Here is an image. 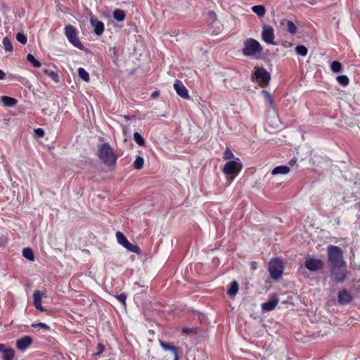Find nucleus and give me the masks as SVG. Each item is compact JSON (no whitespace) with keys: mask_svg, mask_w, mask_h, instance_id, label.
<instances>
[{"mask_svg":"<svg viewBox=\"0 0 360 360\" xmlns=\"http://www.w3.org/2000/svg\"><path fill=\"white\" fill-rule=\"evenodd\" d=\"M327 255L330 276L337 283L344 282L347 275V269L342 250L339 246L330 245L327 247Z\"/></svg>","mask_w":360,"mask_h":360,"instance_id":"f257e3e1","label":"nucleus"},{"mask_svg":"<svg viewBox=\"0 0 360 360\" xmlns=\"http://www.w3.org/2000/svg\"><path fill=\"white\" fill-rule=\"evenodd\" d=\"M91 24L92 26L94 27V33L96 34V35H98L100 36L101 34H103V31H104V28H105V26H104V24L103 22L97 20V19H91Z\"/></svg>","mask_w":360,"mask_h":360,"instance_id":"f3484780","label":"nucleus"},{"mask_svg":"<svg viewBox=\"0 0 360 360\" xmlns=\"http://www.w3.org/2000/svg\"><path fill=\"white\" fill-rule=\"evenodd\" d=\"M337 223H338V224H340V219H338Z\"/></svg>","mask_w":360,"mask_h":360,"instance_id":"09e8293b","label":"nucleus"},{"mask_svg":"<svg viewBox=\"0 0 360 360\" xmlns=\"http://www.w3.org/2000/svg\"><path fill=\"white\" fill-rule=\"evenodd\" d=\"M33 304L37 309L41 311H44L41 306V292L39 290H35L33 293Z\"/></svg>","mask_w":360,"mask_h":360,"instance_id":"a211bd4d","label":"nucleus"},{"mask_svg":"<svg viewBox=\"0 0 360 360\" xmlns=\"http://www.w3.org/2000/svg\"><path fill=\"white\" fill-rule=\"evenodd\" d=\"M287 25V31L292 34H295L297 31V27L295 23L291 20H285Z\"/></svg>","mask_w":360,"mask_h":360,"instance_id":"c756f323","label":"nucleus"},{"mask_svg":"<svg viewBox=\"0 0 360 360\" xmlns=\"http://www.w3.org/2000/svg\"><path fill=\"white\" fill-rule=\"evenodd\" d=\"M233 158H234V155H233V152L229 148H227L226 149L225 152L224 153L223 158L224 160H231Z\"/></svg>","mask_w":360,"mask_h":360,"instance_id":"4c0bfd02","label":"nucleus"},{"mask_svg":"<svg viewBox=\"0 0 360 360\" xmlns=\"http://www.w3.org/2000/svg\"><path fill=\"white\" fill-rule=\"evenodd\" d=\"M359 207H360V205H359Z\"/></svg>","mask_w":360,"mask_h":360,"instance_id":"8fccbe9b","label":"nucleus"},{"mask_svg":"<svg viewBox=\"0 0 360 360\" xmlns=\"http://www.w3.org/2000/svg\"><path fill=\"white\" fill-rule=\"evenodd\" d=\"M296 53L302 56H306L308 53V49L303 45H298L295 47Z\"/></svg>","mask_w":360,"mask_h":360,"instance_id":"2f4dec72","label":"nucleus"},{"mask_svg":"<svg viewBox=\"0 0 360 360\" xmlns=\"http://www.w3.org/2000/svg\"><path fill=\"white\" fill-rule=\"evenodd\" d=\"M5 77H6V74H5V72H4L3 70H1L0 69V80H3V79H5Z\"/></svg>","mask_w":360,"mask_h":360,"instance_id":"c03bdc74","label":"nucleus"},{"mask_svg":"<svg viewBox=\"0 0 360 360\" xmlns=\"http://www.w3.org/2000/svg\"><path fill=\"white\" fill-rule=\"evenodd\" d=\"M290 172V168L285 165H279L274 167L271 172L273 175L286 174Z\"/></svg>","mask_w":360,"mask_h":360,"instance_id":"412c9836","label":"nucleus"},{"mask_svg":"<svg viewBox=\"0 0 360 360\" xmlns=\"http://www.w3.org/2000/svg\"><path fill=\"white\" fill-rule=\"evenodd\" d=\"M242 164L238 158L236 160L228 161L222 169L223 173L226 176L235 178L242 169Z\"/></svg>","mask_w":360,"mask_h":360,"instance_id":"423d86ee","label":"nucleus"},{"mask_svg":"<svg viewBox=\"0 0 360 360\" xmlns=\"http://www.w3.org/2000/svg\"><path fill=\"white\" fill-rule=\"evenodd\" d=\"M35 135L37 138H41L44 136V131L41 128H37L34 130Z\"/></svg>","mask_w":360,"mask_h":360,"instance_id":"37998d69","label":"nucleus"},{"mask_svg":"<svg viewBox=\"0 0 360 360\" xmlns=\"http://www.w3.org/2000/svg\"><path fill=\"white\" fill-rule=\"evenodd\" d=\"M242 51L245 56L257 58L262 53L263 47L257 40L248 38L243 42Z\"/></svg>","mask_w":360,"mask_h":360,"instance_id":"7ed1b4c3","label":"nucleus"},{"mask_svg":"<svg viewBox=\"0 0 360 360\" xmlns=\"http://www.w3.org/2000/svg\"><path fill=\"white\" fill-rule=\"evenodd\" d=\"M117 243L122 245L124 248H126L128 251L136 253L141 254V250L137 245H132L126 238V236L120 231H117L115 234Z\"/></svg>","mask_w":360,"mask_h":360,"instance_id":"6e6552de","label":"nucleus"},{"mask_svg":"<svg viewBox=\"0 0 360 360\" xmlns=\"http://www.w3.org/2000/svg\"><path fill=\"white\" fill-rule=\"evenodd\" d=\"M338 82L342 85L343 86H346L349 84V79L346 75H339L337 77Z\"/></svg>","mask_w":360,"mask_h":360,"instance_id":"72a5a7b5","label":"nucleus"},{"mask_svg":"<svg viewBox=\"0 0 360 360\" xmlns=\"http://www.w3.org/2000/svg\"><path fill=\"white\" fill-rule=\"evenodd\" d=\"M262 40L267 44L276 45V43L274 41V30L272 27L269 25H265L263 27L262 32Z\"/></svg>","mask_w":360,"mask_h":360,"instance_id":"9d476101","label":"nucleus"},{"mask_svg":"<svg viewBox=\"0 0 360 360\" xmlns=\"http://www.w3.org/2000/svg\"><path fill=\"white\" fill-rule=\"evenodd\" d=\"M143 163H144L143 158L139 155V156H136V158L133 163V166H134V169H136L137 170H140L141 169L143 168Z\"/></svg>","mask_w":360,"mask_h":360,"instance_id":"c85d7f7f","label":"nucleus"},{"mask_svg":"<svg viewBox=\"0 0 360 360\" xmlns=\"http://www.w3.org/2000/svg\"><path fill=\"white\" fill-rule=\"evenodd\" d=\"M252 77L255 79L262 88L267 86L271 80L270 73L263 67H255Z\"/></svg>","mask_w":360,"mask_h":360,"instance_id":"39448f33","label":"nucleus"},{"mask_svg":"<svg viewBox=\"0 0 360 360\" xmlns=\"http://www.w3.org/2000/svg\"><path fill=\"white\" fill-rule=\"evenodd\" d=\"M96 352H94V355L95 356H98L100 354H101L104 350H105V347L103 344L101 343H98L97 345H96Z\"/></svg>","mask_w":360,"mask_h":360,"instance_id":"ea45409f","label":"nucleus"},{"mask_svg":"<svg viewBox=\"0 0 360 360\" xmlns=\"http://www.w3.org/2000/svg\"><path fill=\"white\" fill-rule=\"evenodd\" d=\"M181 332L186 335H195L198 333V328H183Z\"/></svg>","mask_w":360,"mask_h":360,"instance_id":"473e14b6","label":"nucleus"},{"mask_svg":"<svg viewBox=\"0 0 360 360\" xmlns=\"http://www.w3.org/2000/svg\"><path fill=\"white\" fill-rule=\"evenodd\" d=\"M159 94H160L159 91H154V92H153V93H152V94H151V97H152L153 98H157V97L159 96Z\"/></svg>","mask_w":360,"mask_h":360,"instance_id":"a18cd8bd","label":"nucleus"},{"mask_svg":"<svg viewBox=\"0 0 360 360\" xmlns=\"http://www.w3.org/2000/svg\"><path fill=\"white\" fill-rule=\"evenodd\" d=\"M16 39L18 41H19L22 44H25L27 41V38L26 35H25L23 33L18 32L16 34Z\"/></svg>","mask_w":360,"mask_h":360,"instance_id":"c9c22d12","label":"nucleus"},{"mask_svg":"<svg viewBox=\"0 0 360 360\" xmlns=\"http://www.w3.org/2000/svg\"><path fill=\"white\" fill-rule=\"evenodd\" d=\"M252 11L259 17H263L266 13V8L263 5H256L252 7Z\"/></svg>","mask_w":360,"mask_h":360,"instance_id":"5701e85b","label":"nucleus"},{"mask_svg":"<svg viewBox=\"0 0 360 360\" xmlns=\"http://www.w3.org/2000/svg\"><path fill=\"white\" fill-rule=\"evenodd\" d=\"M4 50L7 52H11L13 51V45L11 40L7 37H4L2 41Z\"/></svg>","mask_w":360,"mask_h":360,"instance_id":"7c9ffc66","label":"nucleus"},{"mask_svg":"<svg viewBox=\"0 0 360 360\" xmlns=\"http://www.w3.org/2000/svg\"><path fill=\"white\" fill-rule=\"evenodd\" d=\"M43 72L44 75L50 77L54 82H59V75L56 67L48 66L43 69Z\"/></svg>","mask_w":360,"mask_h":360,"instance_id":"4468645a","label":"nucleus"},{"mask_svg":"<svg viewBox=\"0 0 360 360\" xmlns=\"http://www.w3.org/2000/svg\"><path fill=\"white\" fill-rule=\"evenodd\" d=\"M113 18L118 22H122L125 18V13L123 10L117 8L112 13Z\"/></svg>","mask_w":360,"mask_h":360,"instance_id":"4be33fe9","label":"nucleus"},{"mask_svg":"<svg viewBox=\"0 0 360 360\" xmlns=\"http://www.w3.org/2000/svg\"><path fill=\"white\" fill-rule=\"evenodd\" d=\"M0 352L3 354V360H13L15 352L12 348L6 347L4 344H0Z\"/></svg>","mask_w":360,"mask_h":360,"instance_id":"2eb2a0df","label":"nucleus"},{"mask_svg":"<svg viewBox=\"0 0 360 360\" xmlns=\"http://www.w3.org/2000/svg\"><path fill=\"white\" fill-rule=\"evenodd\" d=\"M32 328H40L44 330H49L50 327L44 323H32L31 325Z\"/></svg>","mask_w":360,"mask_h":360,"instance_id":"e433bc0d","label":"nucleus"},{"mask_svg":"<svg viewBox=\"0 0 360 360\" xmlns=\"http://www.w3.org/2000/svg\"><path fill=\"white\" fill-rule=\"evenodd\" d=\"M0 99L5 106L13 107L17 104V100L10 96H2Z\"/></svg>","mask_w":360,"mask_h":360,"instance_id":"aec40b11","label":"nucleus"},{"mask_svg":"<svg viewBox=\"0 0 360 360\" xmlns=\"http://www.w3.org/2000/svg\"><path fill=\"white\" fill-rule=\"evenodd\" d=\"M174 89L176 93L184 99L189 100L191 98L188 91L186 87L184 85L182 82L176 80L174 84Z\"/></svg>","mask_w":360,"mask_h":360,"instance_id":"9b49d317","label":"nucleus"},{"mask_svg":"<svg viewBox=\"0 0 360 360\" xmlns=\"http://www.w3.org/2000/svg\"><path fill=\"white\" fill-rule=\"evenodd\" d=\"M78 75L81 79H82L84 81L88 82L90 80L89 75V73L85 70L83 68H78Z\"/></svg>","mask_w":360,"mask_h":360,"instance_id":"cd10ccee","label":"nucleus"},{"mask_svg":"<svg viewBox=\"0 0 360 360\" xmlns=\"http://www.w3.org/2000/svg\"><path fill=\"white\" fill-rule=\"evenodd\" d=\"M115 297L117 300L122 302L123 304H126L127 295L124 293L117 295Z\"/></svg>","mask_w":360,"mask_h":360,"instance_id":"79ce46f5","label":"nucleus"},{"mask_svg":"<svg viewBox=\"0 0 360 360\" xmlns=\"http://www.w3.org/2000/svg\"><path fill=\"white\" fill-rule=\"evenodd\" d=\"M27 60L30 62L34 68H38L41 65V63L31 53H28L27 55Z\"/></svg>","mask_w":360,"mask_h":360,"instance_id":"393cba45","label":"nucleus"},{"mask_svg":"<svg viewBox=\"0 0 360 360\" xmlns=\"http://www.w3.org/2000/svg\"><path fill=\"white\" fill-rule=\"evenodd\" d=\"M338 298V302L342 305L347 304L352 300V295L345 289L339 292Z\"/></svg>","mask_w":360,"mask_h":360,"instance_id":"dca6fc26","label":"nucleus"},{"mask_svg":"<svg viewBox=\"0 0 360 360\" xmlns=\"http://www.w3.org/2000/svg\"><path fill=\"white\" fill-rule=\"evenodd\" d=\"M331 70L334 72H339L342 70V64L339 61H333L330 65Z\"/></svg>","mask_w":360,"mask_h":360,"instance_id":"f704fd0d","label":"nucleus"},{"mask_svg":"<svg viewBox=\"0 0 360 360\" xmlns=\"http://www.w3.org/2000/svg\"><path fill=\"white\" fill-rule=\"evenodd\" d=\"M22 255L25 258L29 259L30 261H34V259L33 251L30 248H26L22 250Z\"/></svg>","mask_w":360,"mask_h":360,"instance_id":"a878e982","label":"nucleus"},{"mask_svg":"<svg viewBox=\"0 0 360 360\" xmlns=\"http://www.w3.org/2000/svg\"><path fill=\"white\" fill-rule=\"evenodd\" d=\"M64 30L65 35L66 36L69 42L75 47L80 50H83L84 47L77 37V30L71 25H65Z\"/></svg>","mask_w":360,"mask_h":360,"instance_id":"0eeeda50","label":"nucleus"},{"mask_svg":"<svg viewBox=\"0 0 360 360\" xmlns=\"http://www.w3.org/2000/svg\"><path fill=\"white\" fill-rule=\"evenodd\" d=\"M304 266L309 271H317L323 269V262L321 259L309 257L306 259Z\"/></svg>","mask_w":360,"mask_h":360,"instance_id":"1a4fd4ad","label":"nucleus"},{"mask_svg":"<svg viewBox=\"0 0 360 360\" xmlns=\"http://www.w3.org/2000/svg\"><path fill=\"white\" fill-rule=\"evenodd\" d=\"M8 238L7 235L1 234L0 236V246L4 247L8 244Z\"/></svg>","mask_w":360,"mask_h":360,"instance_id":"a19ab883","label":"nucleus"},{"mask_svg":"<svg viewBox=\"0 0 360 360\" xmlns=\"http://www.w3.org/2000/svg\"><path fill=\"white\" fill-rule=\"evenodd\" d=\"M160 345L164 350H170L174 356V360H179V347L171 345L168 343L160 341Z\"/></svg>","mask_w":360,"mask_h":360,"instance_id":"6ab92c4d","label":"nucleus"},{"mask_svg":"<svg viewBox=\"0 0 360 360\" xmlns=\"http://www.w3.org/2000/svg\"><path fill=\"white\" fill-rule=\"evenodd\" d=\"M133 138L134 141L140 146H144L146 144L145 139L137 131L134 133Z\"/></svg>","mask_w":360,"mask_h":360,"instance_id":"bb28decb","label":"nucleus"},{"mask_svg":"<svg viewBox=\"0 0 360 360\" xmlns=\"http://www.w3.org/2000/svg\"><path fill=\"white\" fill-rule=\"evenodd\" d=\"M278 303V298L277 295L274 294L269 301L264 302L262 305V308L264 311H270L276 308Z\"/></svg>","mask_w":360,"mask_h":360,"instance_id":"f8f14e48","label":"nucleus"},{"mask_svg":"<svg viewBox=\"0 0 360 360\" xmlns=\"http://www.w3.org/2000/svg\"><path fill=\"white\" fill-rule=\"evenodd\" d=\"M262 94H264L266 96V98L269 103L270 106L274 108V103L271 94L266 90H262Z\"/></svg>","mask_w":360,"mask_h":360,"instance_id":"58836bf2","label":"nucleus"},{"mask_svg":"<svg viewBox=\"0 0 360 360\" xmlns=\"http://www.w3.org/2000/svg\"><path fill=\"white\" fill-rule=\"evenodd\" d=\"M98 156L105 165L109 167L114 166L117 160V155L108 143L98 146Z\"/></svg>","mask_w":360,"mask_h":360,"instance_id":"f03ea898","label":"nucleus"},{"mask_svg":"<svg viewBox=\"0 0 360 360\" xmlns=\"http://www.w3.org/2000/svg\"><path fill=\"white\" fill-rule=\"evenodd\" d=\"M284 264L283 261L277 257L272 258L269 263V272L274 280H278L283 275Z\"/></svg>","mask_w":360,"mask_h":360,"instance_id":"20e7f679","label":"nucleus"},{"mask_svg":"<svg viewBox=\"0 0 360 360\" xmlns=\"http://www.w3.org/2000/svg\"><path fill=\"white\" fill-rule=\"evenodd\" d=\"M238 283L236 281H233L229 289L227 290V294L229 296H234L238 293Z\"/></svg>","mask_w":360,"mask_h":360,"instance_id":"b1692460","label":"nucleus"},{"mask_svg":"<svg viewBox=\"0 0 360 360\" xmlns=\"http://www.w3.org/2000/svg\"><path fill=\"white\" fill-rule=\"evenodd\" d=\"M255 264H256V262H254L252 263V269H255V268H256Z\"/></svg>","mask_w":360,"mask_h":360,"instance_id":"49530a36","label":"nucleus"},{"mask_svg":"<svg viewBox=\"0 0 360 360\" xmlns=\"http://www.w3.org/2000/svg\"><path fill=\"white\" fill-rule=\"evenodd\" d=\"M124 118H125V119H127V120H129V116L125 115V116H124Z\"/></svg>","mask_w":360,"mask_h":360,"instance_id":"de8ad7c7","label":"nucleus"},{"mask_svg":"<svg viewBox=\"0 0 360 360\" xmlns=\"http://www.w3.org/2000/svg\"><path fill=\"white\" fill-rule=\"evenodd\" d=\"M33 342L31 337L26 335L16 341V347L18 349L23 351L30 346Z\"/></svg>","mask_w":360,"mask_h":360,"instance_id":"ddd939ff","label":"nucleus"}]
</instances>
